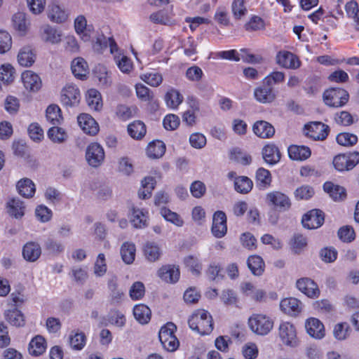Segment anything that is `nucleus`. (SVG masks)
Returning <instances> with one entry per match:
<instances>
[{"instance_id": "63", "label": "nucleus", "mask_w": 359, "mask_h": 359, "mask_svg": "<svg viewBox=\"0 0 359 359\" xmlns=\"http://www.w3.org/2000/svg\"><path fill=\"white\" fill-rule=\"evenodd\" d=\"M339 239L344 243H350L355 238V233L352 226H342L338 231Z\"/></svg>"}, {"instance_id": "5", "label": "nucleus", "mask_w": 359, "mask_h": 359, "mask_svg": "<svg viewBox=\"0 0 359 359\" xmlns=\"http://www.w3.org/2000/svg\"><path fill=\"white\" fill-rule=\"evenodd\" d=\"M332 163L338 171L351 170L359 163V152L355 151L338 154L333 158Z\"/></svg>"}, {"instance_id": "20", "label": "nucleus", "mask_w": 359, "mask_h": 359, "mask_svg": "<svg viewBox=\"0 0 359 359\" xmlns=\"http://www.w3.org/2000/svg\"><path fill=\"white\" fill-rule=\"evenodd\" d=\"M262 154L264 161L270 165L278 163L281 157L279 149L274 144H266L262 149Z\"/></svg>"}, {"instance_id": "25", "label": "nucleus", "mask_w": 359, "mask_h": 359, "mask_svg": "<svg viewBox=\"0 0 359 359\" xmlns=\"http://www.w3.org/2000/svg\"><path fill=\"white\" fill-rule=\"evenodd\" d=\"M71 69L74 76L81 80L86 79L89 72L88 64L82 57L75 58L72 62Z\"/></svg>"}, {"instance_id": "49", "label": "nucleus", "mask_w": 359, "mask_h": 359, "mask_svg": "<svg viewBox=\"0 0 359 359\" xmlns=\"http://www.w3.org/2000/svg\"><path fill=\"white\" fill-rule=\"evenodd\" d=\"M253 187L252 181L246 176H240L234 180L235 190L241 194L249 193Z\"/></svg>"}, {"instance_id": "28", "label": "nucleus", "mask_w": 359, "mask_h": 359, "mask_svg": "<svg viewBox=\"0 0 359 359\" xmlns=\"http://www.w3.org/2000/svg\"><path fill=\"white\" fill-rule=\"evenodd\" d=\"M46 349V341L41 335H36L29 344L28 351L30 355L38 356L43 354Z\"/></svg>"}, {"instance_id": "21", "label": "nucleus", "mask_w": 359, "mask_h": 359, "mask_svg": "<svg viewBox=\"0 0 359 359\" xmlns=\"http://www.w3.org/2000/svg\"><path fill=\"white\" fill-rule=\"evenodd\" d=\"M62 32L57 28L48 25L41 28V36L43 41L51 44L59 43L62 40Z\"/></svg>"}, {"instance_id": "46", "label": "nucleus", "mask_w": 359, "mask_h": 359, "mask_svg": "<svg viewBox=\"0 0 359 359\" xmlns=\"http://www.w3.org/2000/svg\"><path fill=\"white\" fill-rule=\"evenodd\" d=\"M248 266L255 276H261L264 271V262L258 255H251L248 259Z\"/></svg>"}, {"instance_id": "62", "label": "nucleus", "mask_w": 359, "mask_h": 359, "mask_svg": "<svg viewBox=\"0 0 359 359\" xmlns=\"http://www.w3.org/2000/svg\"><path fill=\"white\" fill-rule=\"evenodd\" d=\"M337 250L333 247H325L320 251V257L325 263H332L337 258Z\"/></svg>"}, {"instance_id": "52", "label": "nucleus", "mask_w": 359, "mask_h": 359, "mask_svg": "<svg viewBox=\"0 0 359 359\" xmlns=\"http://www.w3.org/2000/svg\"><path fill=\"white\" fill-rule=\"evenodd\" d=\"M69 344L75 351L82 350L86 344V337L83 332H74L69 335Z\"/></svg>"}, {"instance_id": "17", "label": "nucleus", "mask_w": 359, "mask_h": 359, "mask_svg": "<svg viewBox=\"0 0 359 359\" xmlns=\"http://www.w3.org/2000/svg\"><path fill=\"white\" fill-rule=\"evenodd\" d=\"M254 96L256 100L261 103L271 102L276 97L273 87L264 83V81L261 86L255 89Z\"/></svg>"}, {"instance_id": "19", "label": "nucleus", "mask_w": 359, "mask_h": 359, "mask_svg": "<svg viewBox=\"0 0 359 359\" xmlns=\"http://www.w3.org/2000/svg\"><path fill=\"white\" fill-rule=\"evenodd\" d=\"M158 276L165 283H176L180 278L179 268L175 265L163 266L158 271Z\"/></svg>"}, {"instance_id": "9", "label": "nucleus", "mask_w": 359, "mask_h": 359, "mask_svg": "<svg viewBox=\"0 0 359 359\" xmlns=\"http://www.w3.org/2000/svg\"><path fill=\"white\" fill-rule=\"evenodd\" d=\"M86 158L90 165L97 168L104 159V149L97 142L91 143L86 149Z\"/></svg>"}, {"instance_id": "29", "label": "nucleus", "mask_w": 359, "mask_h": 359, "mask_svg": "<svg viewBox=\"0 0 359 359\" xmlns=\"http://www.w3.org/2000/svg\"><path fill=\"white\" fill-rule=\"evenodd\" d=\"M311 151L305 146L291 145L288 147L289 157L294 161H304L310 157Z\"/></svg>"}, {"instance_id": "1", "label": "nucleus", "mask_w": 359, "mask_h": 359, "mask_svg": "<svg viewBox=\"0 0 359 359\" xmlns=\"http://www.w3.org/2000/svg\"><path fill=\"white\" fill-rule=\"evenodd\" d=\"M189 327L202 334H208L213 330L212 318L210 313L204 309L196 310L189 318Z\"/></svg>"}, {"instance_id": "32", "label": "nucleus", "mask_w": 359, "mask_h": 359, "mask_svg": "<svg viewBox=\"0 0 359 359\" xmlns=\"http://www.w3.org/2000/svg\"><path fill=\"white\" fill-rule=\"evenodd\" d=\"M108 46L111 53L117 50V45L114 39L112 37L107 38L103 34H101L96 38V41L93 43V49L97 52H101L107 48Z\"/></svg>"}, {"instance_id": "57", "label": "nucleus", "mask_w": 359, "mask_h": 359, "mask_svg": "<svg viewBox=\"0 0 359 359\" xmlns=\"http://www.w3.org/2000/svg\"><path fill=\"white\" fill-rule=\"evenodd\" d=\"M246 31L255 32L264 29L265 23L264 20L257 15H253L244 25Z\"/></svg>"}, {"instance_id": "45", "label": "nucleus", "mask_w": 359, "mask_h": 359, "mask_svg": "<svg viewBox=\"0 0 359 359\" xmlns=\"http://www.w3.org/2000/svg\"><path fill=\"white\" fill-rule=\"evenodd\" d=\"M47 121L53 126L60 125L63 119L61 109L56 104L49 105L46 111Z\"/></svg>"}, {"instance_id": "12", "label": "nucleus", "mask_w": 359, "mask_h": 359, "mask_svg": "<svg viewBox=\"0 0 359 359\" xmlns=\"http://www.w3.org/2000/svg\"><path fill=\"white\" fill-rule=\"evenodd\" d=\"M266 201L268 204L273 205L280 210H287L291 206L288 196L280 191H272L266 195Z\"/></svg>"}, {"instance_id": "27", "label": "nucleus", "mask_w": 359, "mask_h": 359, "mask_svg": "<svg viewBox=\"0 0 359 359\" xmlns=\"http://www.w3.org/2000/svg\"><path fill=\"white\" fill-rule=\"evenodd\" d=\"M5 319L15 327H22L25 324L24 314L16 308L8 309L4 313Z\"/></svg>"}, {"instance_id": "3", "label": "nucleus", "mask_w": 359, "mask_h": 359, "mask_svg": "<svg viewBox=\"0 0 359 359\" xmlns=\"http://www.w3.org/2000/svg\"><path fill=\"white\" fill-rule=\"evenodd\" d=\"M325 104L330 107H341L349 100L348 93L344 88H331L325 90L323 95Z\"/></svg>"}, {"instance_id": "39", "label": "nucleus", "mask_w": 359, "mask_h": 359, "mask_svg": "<svg viewBox=\"0 0 359 359\" xmlns=\"http://www.w3.org/2000/svg\"><path fill=\"white\" fill-rule=\"evenodd\" d=\"M17 189L19 194L25 198H31L36 191L35 184L28 179L20 180L17 184Z\"/></svg>"}, {"instance_id": "42", "label": "nucleus", "mask_w": 359, "mask_h": 359, "mask_svg": "<svg viewBox=\"0 0 359 359\" xmlns=\"http://www.w3.org/2000/svg\"><path fill=\"white\" fill-rule=\"evenodd\" d=\"M147 154L150 158H158L165 152V145L160 140L150 142L147 147Z\"/></svg>"}, {"instance_id": "16", "label": "nucleus", "mask_w": 359, "mask_h": 359, "mask_svg": "<svg viewBox=\"0 0 359 359\" xmlns=\"http://www.w3.org/2000/svg\"><path fill=\"white\" fill-rule=\"evenodd\" d=\"M77 121L83 131L90 135H95L99 131V126L96 121L88 114H81Z\"/></svg>"}, {"instance_id": "58", "label": "nucleus", "mask_w": 359, "mask_h": 359, "mask_svg": "<svg viewBox=\"0 0 359 359\" xmlns=\"http://www.w3.org/2000/svg\"><path fill=\"white\" fill-rule=\"evenodd\" d=\"M144 294L145 287L140 281L135 282L129 290L130 297L134 301L141 299Z\"/></svg>"}, {"instance_id": "53", "label": "nucleus", "mask_w": 359, "mask_h": 359, "mask_svg": "<svg viewBox=\"0 0 359 359\" xmlns=\"http://www.w3.org/2000/svg\"><path fill=\"white\" fill-rule=\"evenodd\" d=\"M47 135L49 139L55 143H62L67 138V134L65 129L57 126L51 127Z\"/></svg>"}, {"instance_id": "31", "label": "nucleus", "mask_w": 359, "mask_h": 359, "mask_svg": "<svg viewBox=\"0 0 359 359\" xmlns=\"http://www.w3.org/2000/svg\"><path fill=\"white\" fill-rule=\"evenodd\" d=\"M48 16L52 22L62 23L67 20L68 14L64 8L53 4L48 6Z\"/></svg>"}, {"instance_id": "41", "label": "nucleus", "mask_w": 359, "mask_h": 359, "mask_svg": "<svg viewBox=\"0 0 359 359\" xmlns=\"http://www.w3.org/2000/svg\"><path fill=\"white\" fill-rule=\"evenodd\" d=\"M334 122L342 126H350L358 121L356 115H352L347 111H341L334 115Z\"/></svg>"}, {"instance_id": "4", "label": "nucleus", "mask_w": 359, "mask_h": 359, "mask_svg": "<svg viewBox=\"0 0 359 359\" xmlns=\"http://www.w3.org/2000/svg\"><path fill=\"white\" fill-rule=\"evenodd\" d=\"M176 329L177 327L175 324L168 323L159 331V339L163 348L169 352L176 351L180 346V342L175 335Z\"/></svg>"}, {"instance_id": "24", "label": "nucleus", "mask_w": 359, "mask_h": 359, "mask_svg": "<svg viewBox=\"0 0 359 359\" xmlns=\"http://www.w3.org/2000/svg\"><path fill=\"white\" fill-rule=\"evenodd\" d=\"M41 255V248L36 242H28L22 248V257L29 262H36Z\"/></svg>"}, {"instance_id": "55", "label": "nucleus", "mask_w": 359, "mask_h": 359, "mask_svg": "<svg viewBox=\"0 0 359 359\" xmlns=\"http://www.w3.org/2000/svg\"><path fill=\"white\" fill-rule=\"evenodd\" d=\"M13 27L22 35L25 34L27 30V24L26 15L24 13H17L13 17Z\"/></svg>"}, {"instance_id": "56", "label": "nucleus", "mask_w": 359, "mask_h": 359, "mask_svg": "<svg viewBox=\"0 0 359 359\" xmlns=\"http://www.w3.org/2000/svg\"><path fill=\"white\" fill-rule=\"evenodd\" d=\"M231 11L233 18L236 20H241L248 13L245 1L233 0L231 4Z\"/></svg>"}, {"instance_id": "26", "label": "nucleus", "mask_w": 359, "mask_h": 359, "mask_svg": "<svg viewBox=\"0 0 359 359\" xmlns=\"http://www.w3.org/2000/svg\"><path fill=\"white\" fill-rule=\"evenodd\" d=\"M323 190L329 194L334 201H342L346 197V189L332 182H326L323 184Z\"/></svg>"}, {"instance_id": "2", "label": "nucleus", "mask_w": 359, "mask_h": 359, "mask_svg": "<svg viewBox=\"0 0 359 359\" xmlns=\"http://www.w3.org/2000/svg\"><path fill=\"white\" fill-rule=\"evenodd\" d=\"M248 323L249 328L259 335L267 334L273 327L272 319L262 313H253L248 318Z\"/></svg>"}, {"instance_id": "48", "label": "nucleus", "mask_w": 359, "mask_h": 359, "mask_svg": "<svg viewBox=\"0 0 359 359\" xmlns=\"http://www.w3.org/2000/svg\"><path fill=\"white\" fill-rule=\"evenodd\" d=\"M9 215L15 218H20L25 214V207L23 202L18 198H13L8 203Z\"/></svg>"}, {"instance_id": "51", "label": "nucleus", "mask_w": 359, "mask_h": 359, "mask_svg": "<svg viewBox=\"0 0 359 359\" xmlns=\"http://www.w3.org/2000/svg\"><path fill=\"white\" fill-rule=\"evenodd\" d=\"M107 271V265L105 255L103 253H100L93 264V274L96 277H102L106 274Z\"/></svg>"}, {"instance_id": "10", "label": "nucleus", "mask_w": 359, "mask_h": 359, "mask_svg": "<svg viewBox=\"0 0 359 359\" xmlns=\"http://www.w3.org/2000/svg\"><path fill=\"white\" fill-rule=\"evenodd\" d=\"M296 287L298 290L311 299L318 298L320 294L316 283L309 278L298 279L296 282Z\"/></svg>"}, {"instance_id": "54", "label": "nucleus", "mask_w": 359, "mask_h": 359, "mask_svg": "<svg viewBox=\"0 0 359 359\" xmlns=\"http://www.w3.org/2000/svg\"><path fill=\"white\" fill-rule=\"evenodd\" d=\"M130 221L133 224H146L148 212L142 209L132 208L129 215Z\"/></svg>"}, {"instance_id": "35", "label": "nucleus", "mask_w": 359, "mask_h": 359, "mask_svg": "<svg viewBox=\"0 0 359 359\" xmlns=\"http://www.w3.org/2000/svg\"><path fill=\"white\" fill-rule=\"evenodd\" d=\"M136 254L135 245L129 241L124 242L121 247V255L123 261L126 264L133 263Z\"/></svg>"}, {"instance_id": "59", "label": "nucleus", "mask_w": 359, "mask_h": 359, "mask_svg": "<svg viewBox=\"0 0 359 359\" xmlns=\"http://www.w3.org/2000/svg\"><path fill=\"white\" fill-rule=\"evenodd\" d=\"M337 142L339 144L350 147L355 145L358 142V137L350 133H341L337 136Z\"/></svg>"}, {"instance_id": "30", "label": "nucleus", "mask_w": 359, "mask_h": 359, "mask_svg": "<svg viewBox=\"0 0 359 359\" xmlns=\"http://www.w3.org/2000/svg\"><path fill=\"white\" fill-rule=\"evenodd\" d=\"M143 252L146 259L154 262L159 259L162 250L160 246L154 242H147L143 247Z\"/></svg>"}, {"instance_id": "7", "label": "nucleus", "mask_w": 359, "mask_h": 359, "mask_svg": "<svg viewBox=\"0 0 359 359\" xmlns=\"http://www.w3.org/2000/svg\"><path fill=\"white\" fill-rule=\"evenodd\" d=\"M279 336L286 346L294 347L298 344L296 328L289 322H283L280 324Z\"/></svg>"}, {"instance_id": "37", "label": "nucleus", "mask_w": 359, "mask_h": 359, "mask_svg": "<svg viewBox=\"0 0 359 359\" xmlns=\"http://www.w3.org/2000/svg\"><path fill=\"white\" fill-rule=\"evenodd\" d=\"M325 213L320 209H313L305 213L302 218V224L311 222L312 224H323Z\"/></svg>"}, {"instance_id": "44", "label": "nucleus", "mask_w": 359, "mask_h": 359, "mask_svg": "<svg viewBox=\"0 0 359 359\" xmlns=\"http://www.w3.org/2000/svg\"><path fill=\"white\" fill-rule=\"evenodd\" d=\"M130 136L135 140H141L144 137L147 129L144 123L141 121H135L128 126Z\"/></svg>"}, {"instance_id": "11", "label": "nucleus", "mask_w": 359, "mask_h": 359, "mask_svg": "<svg viewBox=\"0 0 359 359\" xmlns=\"http://www.w3.org/2000/svg\"><path fill=\"white\" fill-rule=\"evenodd\" d=\"M306 135L314 140H324L327 138L330 128L321 122H313L305 126Z\"/></svg>"}, {"instance_id": "6", "label": "nucleus", "mask_w": 359, "mask_h": 359, "mask_svg": "<svg viewBox=\"0 0 359 359\" xmlns=\"http://www.w3.org/2000/svg\"><path fill=\"white\" fill-rule=\"evenodd\" d=\"M81 100L79 88L74 84H67L61 91L60 101L67 107L78 105Z\"/></svg>"}, {"instance_id": "15", "label": "nucleus", "mask_w": 359, "mask_h": 359, "mask_svg": "<svg viewBox=\"0 0 359 359\" xmlns=\"http://www.w3.org/2000/svg\"><path fill=\"white\" fill-rule=\"evenodd\" d=\"M280 307L283 313L295 316L302 311L303 304L297 298L288 297L280 301Z\"/></svg>"}, {"instance_id": "18", "label": "nucleus", "mask_w": 359, "mask_h": 359, "mask_svg": "<svg viewBox=\"0 0 359 359\" xmlns=\"http://www.w3.org/2000/svg\"><path fill=\"white\" fill-rule=\"evenodd\" d=\"M173 16L172 8H171L170 11L162 9L151 13L149 19L155 24L170 26L175 23Z\"/></svg>"}, {"instance_id": "40", "label": "nucleus", "mask_w": 359, "mask_h": 359, "mask_svg": "<svg viewBox=\"0 0 359 359\" xmlns=\"http://www.w3.org/2000/svg\"><path fill=\"white\" fill-rule=\"evenodd\" d=\"M151 310L145 304H137L133 309L135 318L140 324H147L151 318Z\"/></svg>"}, {"instance_id": "50", "label": "nucleus", "mask_w": 359, "mask_h": 359, "mask_svg": "<svg viewBox=\"0 0 359 359\" xmlns=\"http://www.w3.org/2000/svg\"><path fill=\"white\" fill-rule=\"evenodd\" d=\"M230 159L243 165H250L252 162L251 156L239 148H233L231 151Z\"/></svg>"}, {"instance_id": "61", "label": "nucleus", "mask_w": 359, "mask_h": 359, "mask_svg": "<svg viewBox=\"0 0 359 359\" xmlns=\"http://www.w3.org/2000/svg\"><path fill=\"white\" fill-rule=\"evenodd\" d=\"M184 264L194 275H199L202 265L198 257L189 255L184 258Z\"/></svg>"}, {"instance_id": "38", "label": "nucleus", "mask_w": 359, "mask_h": 359, "mask_svg": "<svg viewBox=\"0 0 359 359\" xmlns=\"http://www.w3.org/2000/svg\"><path fill=\"white\" fill-rule=\"evenodd\" d=\"M183 95L176 89L171 88L165 95V101L168 107L173 109H177L179 105L183 102Z\"/></svg>"}, {"instance_id": "8", "label": "nucleus", "mask_w": 359, "mask_h": 359, "mask_svg": "<svg viewBox=\"0 0 359 359\" xmlns=\"http://www.w3.org/2000/svg\"><path fill=\"white\" fill-rule=\"evenodd\" d=\"M276 63L281 67L287 69H297L301 66L299 57L288 50H280L276 56Z\"/></svg>"}, {"instance_id": "64", "label": "nucleus", "mask_w": 359, "mask_h": 359, "mask_svg": "<svg viewBox=\"0 0 359 359\" xmlns=\"http://www.w3.org/2000/svg\"><path fill=\"white\" fill-rule=\"evenodd\" d=\"M15 69L10 64L3 65L0 68V79L8 84L14 79Z\"/></svg>"}, {"instance_id": "36", "label": "nucleus", "mask_w": 359, "mask_h": 359, "mask_svg": "<svg viewBox=\"0 0 359 359\" xmlns=\"http://www.w3.org/2000/svg\"><path fill=\"white\" fill-rule=\"evenodd\" d=\"M86 102L89 107L95 111L101 110L103 106L100 93L94 88L87 91Z\"/></svg>"}, {"instance_id": "14", "label": "nucleus", "mask_w": 359, "mask_h": 359, "mask_svg": "<svg viewBox=\"0 0 359 359\" xmlns=\"http://www.w3.org/2000/svg\"><path fill=\"white\" fill-rule=\"evenodd\" d=\"M305 328L307 333L316 339H321L325 335L323 323L316 318H309L306 320Z\"/></svg>"}, {"instance_id": "23", "label": "nucleus", "mask_w": 359, "mask_h": 359, "mask_svg": "<svg viewBox=\"0 0 359 359\" xmlns=\"http://www.w3.org/2000/svg\"><path fill=\"white\" fill-rule=\"evenodd\" d=\"M252 130L257 137L263 139L271 138L275 133L274 127L265 121H256L252 126Z\"/></svg>"}, {"instance_id": "13", "label": "nucleus", "mask_w": 359, "mask_h": 359, "mask_svg": "<svg viewBox=\"0 0 359 359\" xmlns=\"http://www.w3.org/2000/svg\"><path fill=\"white\" fill-rule=\"evenodd\" d=\"M76 32L81 36L83 41H90L94 33V27L92 25H88L84 15H79L74 20Z\"/></svg>"}, {"instance_id": "22", "label": "nucleus", "mask_w": 359, "mask_h": 359, "mask_svg": "<svg viewBox=\"0 0 359 359\" xmlns=\"http://www.w3.org/2000/svg\"><path fill=\"white\" fill-rule=\"evenodd\" d=\"M22 81L25 88L30 91H38L41 87L40 77L30 70L25 71L22 74Z\"/></svg>"}, {"instance_id": "43", "label": "nucleus", "mask_w": 359, "mask_h": 359, "mask_svg": "<svg viewBox=\"0 0 359 359\" xmlns=\"http://www.w3.org/2000/svg\"><path fill=\"white\" fill-rule=\"evenodd\" d=\"M219 56L223 59L233 60L238 62L241 59L245 62L252 63L255 62V55L252 54H248L246 57L243 55L240 56V54L236 50H224L219 53Z\"/></svg>"}, {"instance_id": "47", "label": "nucleus", "mask_w": 359, "mask_h": 359, "mask_svg": "<svg viewBox=\"0 0 359 359\" xmlns=\"http://www.w3.org/2000/svg\"><path fill=\"white\" fill-rule=\"evenodd\" d=\"M156 184V180L152 177H146L142 181V188L138 191L139 198L147 199L151 197V192Z\"/></svg>"}, {"instance_id": "33", "label": "nucleus", "mask_w": 359, "mask_h": 359, "mask_svg": "<svg viewBox=\"0 0 359 359\" xmlns=\"http://www.w3.org/2000/svg\"><path fill=\"white\" fill-rule=\"evenodd\" d=\"M36 55L30 47L22 48L18 55V61L22 67H31L35 62Z\"/></svg>"}, {"instance_id": "34", "label": "nucleus", "mask_w": 359, "mask_h": 359, "mask_svg": "<svg viewBox=\"0 0 359 359\" xmlns=\"http://www.w3.org/2000/svg\"><path fill=\"white\" fill-rule=\"evenodd\" d=\"M272 177L269 170L259 168L256 171L255 182L259 189H265L269 187L271 183Z\"/></svg>"}, {"instance_id": "60", "label": "nucleus", "mask_w": 359, "mask_h": 359, "mask_svg": "<svg viewBox=\"0 0 359 359\" xmlns=\"http://www.w3.org/2000/svg\"><path fill=\"white\" fill-rule=\"evenodd\" d=\"M145 83L153 87L159 86L163 81V76L158 72L146 73L140 76Z\"/></svg>"}]
</instances>
